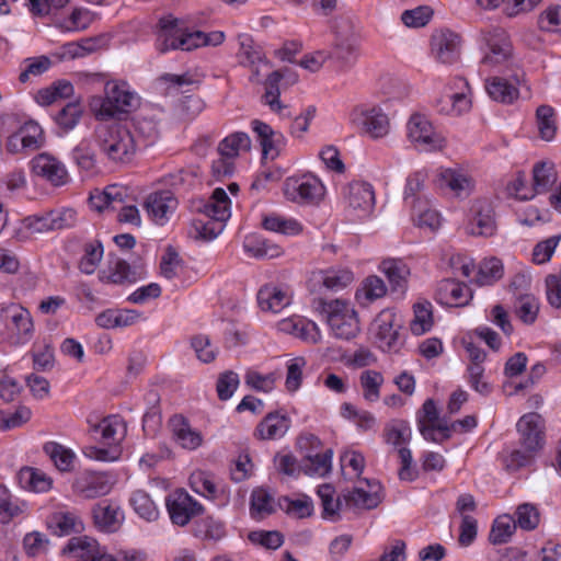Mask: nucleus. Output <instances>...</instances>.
<instances>
[{"label": "nucleus", "mask_w": 561, "mask_h": 561, "mask_svg": "<svg viewBox=\"0 0 561 561\" xmlns=\"http://www.w3.org/2000/svg\"><path fill=\"white\" fill-rule=\"evenodd\" d=\"M32 170L36 175L44 178L54 186L65 185L69 180L64 163L46 152L39 153L33 158Z\"/></svg>", "instance_id": "nucleus-19"}, {"label": "nucleus", "mask_w": 561, "mask_h": 561, "mask_svg": "<svg viewBox=\"0 0 561 561\" xmlns=\"http://www.w3.org/2000/svg\"><path fill=\"white\" fill-rule=\"evenodd\" d=\"M239 58L243 66L252 68V77H259L260 72L257 69L259 64H267L262 48L256 45L253 38L249 35H239Z\"/></svg>", "instance_id": "nucleus-27"}, {"label": "nucleus", "mask_w": 561, "mask_h": 561, "mask_svg": "<svg viewBox=\"0 0 561 561\" xmlns=\"http://www.w3.org/2000/svg\"><path fill=\"white\" fill-rule=\"evenodd\" d=\"M249 540L265 549L276 550L284 543V536L278 530H256L249 534Z\"/></svg>", "instance_id": "nucleus-60"}, {"label": "nucleus", "mask_w": 561, "mask_h": 561, "mask_svg": "<svg viewBox=\"0 0 561 561\" xmlns=\"http://www.w3.org/2000/svg\"><path fill=\"white\" fill-rule=\"evenodd\" d=\"M103 257V245L95 240L83 247V255L79 262V270L84 274H92Z\"/></svg>", "instance_id": "nucleus-46"}, {"label": "nucleus", "mask_w": 561, "mask_h": 561, "mask_svg": "<svg viewBox=\"0 0 561 561\" xmlns=\"http://www.w3.org/2000/svg\"><path fill=\"white\" fill-rule=\"evenodd\" d=\"M539 311V302L531 295H522L516 306L517 317L526 324L535 322Z\"/></svg>", "instance_id": "nucleus-61"}, {"label": "nucleus", "mask_w": 561, "mask_h": 561, "mask_svg": "<svg viewBox=\"0 0 561 561\" xmlns=\"http://www.w3.org/2000/svg\"><path fill=\"white\" fill-rule=\"evenodd\" d=\"M82 113L83 108L80 102L71 101L58 111L54 116V121L64 131H69L78 125Z\"/></svg>", "instance_id": "nucleus-43"}, {"label": "nucleus", "mask_w": 561, "mask_h": 561, "mask_svg": "<svg viewBox=\"0 0 561 561\" xmlns=\"http://www.w3.org/2000/svg\"><path fill=\"white\" fill-rule=\"evenodd\" d=\"M536 122L541 139L552 140L557 133L554 110L549 105H540L536 110Z\"/></svg>", "instance_id": "nucleus-40"}, {"label": "nucleus", "mask_w": 561, "mask_h": 561, "mask_svg": "<svg viewBox=\"0 0 561 561\" xmlns=\"http://www.w3.org/2000/svg\"><path fill=\"white\" fill-rule=\"evenodd\" d=\"M264 229L286 236H295L301 232V225L295 219H286L276 214L267 215L262 220Z\"/></svg>", "instance_id": "nucleus-42"}, {"label": "nucleus", "mask_w": 561, "mask_h": 561, "mask_svg": "<svg viewBox=\"0 0 561 561\" xmlns=\"http://www.w3.org/2000/svg\"><path fill=\"white\" fill-rule=\"evenodd\" d=\"M387 294L385 282L376 276L370 275L366 277L360 287L356 290L355 297L362 307H368L371 302L382 298Z\"/></svg>", "instance_id": "nucleus-29"}, {"label": "nucleus", "mask_w": 561, "mask_h": 561, "mask_svg": "<svg viewBox=\"0 0 561 561\" xmlns=\"http://www.w3.org/2000/svg\"><path fill=\"white\" fill-rule=\"evenodd\" d=\"M480 39L486 47L481 60L484 66H496L506 61L512 54L507 33L499 26H489L480 31Z\"/></svg>", "instance_id": "nucleus-9"}, {"label": "nucleus", "mask_w": 561, "mask_h": 561, "mask_svg": "<svg viewBox=\"0 0 561 561\" xmlns=\"http://www.w3.org/2000/svg\"><path fill=\"white\" fill-rule=\"evenodd\" d=\"M540 30L547 32L561 31V5H550L538 18Z\"/></svg>", "instance_id": "nucleus-64"}, {"label": "nucleus", "mask_w": 561, "mask_h": 561, "mask_svg": "<svg viewBox=\"0 0 561 561\" xmlns=\"http://www.w3.org/2000/svg\"><path fill=\"white\" fill-rule=\"evenodd\" d=\"M129 502L135 513L142 519L147 522H154L158 519V506L147 492L142 490L134 491Z\"/></svg>", "instance_id": "nucleus-37"}, {"label": "nucleus", "mask_w": 561, "mask_h": 561, "mask_svg": "<svg viewBox=\"0 0 561 561\" xmlns=\"http://www.w3.org/2000/svg\"><path fill=\"white\" fill-rule=\"evenodd\" d=\"M522 449H514L505 460L506 468L516 471L529 466L546 443V426L542 416L536 412L524 414L516 424Z\"/></svg>", "instance_id": "nucleus-2"}, {"label": "nucleus", "mask_w": 561, "mask_h": 561, "mask_svg": "<svg viewBox=\"0 0 561 561\" xmlns=\"http://www.w3.org/2000/svg\"><path fill=\"white\" fill-rule=\"evenodd\" d=\"M359 381L364 398L370 402L377 401L380 397L379 389L383 382L382 375L376 370H365L362 373Z\"/></svg>", "instance_id": "nucleus-51"}, {"label": "nucleus", "mask_w": 561, "mask_h": 561, "mask_svg": "<svg viewBox=\"0 0 561 561\" xmlns=\"http://www.w3.org/2000/svg\"><path fill=\"white\" fill-rule=\"evenodd\" d=\"M485 89L492 100L504 104H512L519 95L518 89L514 84L500 77L488 80Z\"/></svg>", "instance_id": "nucleus-33"}, {"label": "nucleus", "mask_w": 561, "mask_h": 561, "mask_svg": "<svg viewBox=\"0 0 561 561\" xmlns=\"http://www.w3.org/2000/svg\"><path fill=\"white\" fill-rule=\"evenodd\" d=\"M251 139L247 133L236 131L224 138L218 145V153L228 158H236L241 150H250Z\"/></svg>", "instance_id": "nucleus-39"}, {"label": "nucleus", "mask_w": 561, "mask_h": 561, "mask_svg": "<svg viewBox=\"0 0 561 561\" xmlns=\"http://www.w3.org/2000/svg\"><path fill=\"white\" fill-rule=\"evenodd\" d=\"M412 431L408 422L393 421L385 428V437L388 444L400 446L410 442Z\"/></svg>", "instance_id": "nucleus-54"}, {"label": "nucleus", "mask_w": 561, "mask_h": 561, "mask_svg": "<svg viewBox=\"0 0 561 561\" xmlns=\"http://www.w3.org/2000/svg\"><path fill=\"white\" fill-rule=\"evenodd\" d=\"M375 324L380 347L387 351H397L401 345L400 330L402 323L400 317L392 310L385 309L377 316Z\"/></svg>", "instance_id": "nucleus-17"}, {"label": "nucleus", "mask_w": 561, "mask_h": 561, "mask_svg": "<svg viewBox=\"0 0 561 561\" xmlns=\"http://www.w3.org/2000/svg\"><path fill=\"white\" fill-rule=\"evenodd\" d=\"M334 488L331 484H322L318 489V495L321 500L323 508L322 516L331 520L339 519V511L341 508V500H334Z\"/></svg>", "instance_id": "nucleus-50"}, {"label": "nucleus", "mask_w": 561, "mask_h": 561, "mask_svg": "<svg viewBox=\"0 0 561 561\" xmlns=\"http://www.w3.org/2000/svg\"><path fill=\"white\" fill-rule=\"evenodd\" d=\"M22 512L23 508L11 501L9 490L0 484V523L8 524Z\"/></svg>", "instance_id": "nucleus-62"}, {"label": "nucleus", "mask_w": 561, "mask_h": 561, "mask_svg": "<svg viewBox=\"0 0 561 561\" xmlns=\"http://www.w3.org/2000/svg\"><path fill=\"white\" fill-rule=\"evenodd\" d=\"M144 206L156 224L164 225L170 215L176 209L178 199L171 191H158L148 195Z\"/></svg>", "instance_id": "nucleus-20"}, {"label": "nucleus", "mask_w": 561, "mask_h": 561, "mask_svg": "<svg viewBox=\"0 0 561 561\" xmlns=\"http://www.w3.org/2000/svg\"><path fill=\"white\" fill-rule=\"evenodd\" d=\"M16 479L22 489L36 493L47 492L53 486V479L37 468H22L18 472Z\"/></svg>", "instance_id": "nucleus-26"}, {"label": "nucleus", "mask_w": 561, "mask_h": 561, "mask_svg": "<svg viewBox=\"0 0 561 561\" xmlns=\"http://www.w3.org/2000/svg\"><path fill=\"white\" fill-rule=\"evenodd\" d=\"M170 519L174 525L185 526L203 512V506L184 490H178L165 499Z\"/></svg>", "instance_id": "nucleus-11"}, {"label": "nucleus", "mask_w": 561, "mask_h": 561, "mask_svg": "<svg viewBox=\"0 0 561 561\" xmlns=\"http://www.w3.org/2000/svg\"><path fill=\"white\" fill-rule=\"evenodd\" d=\"M329 55L330 59L335 60L341 67H351L358 57L357 43L354 38L340 39Z\"/></svg>", "instance_id": "nucleus-38"}, {"label": "nucleus", "mask_w": 561, "mask_h": 561, "mask_svg": "<svg viewBox=\"0 0 561 561\" xmlns=\"http://www.w3.org/2000/svg\"><path fill=\"white\" fill-rule=\"evenodd\" d=\"M49 539L39 531L27 533L23 538V549L31 558H37L48 552Z\"/></svg>", "instance_id": "nucleus-53"}, {"label": "nucleus", "mask_w": 561, "mask_h": 561, "mask_svg": "<svg viewBox=\"0 0 561 561\" xmlns=\"http://www.w3.org/2000/svg\"><path fill=\"white\" fill-rule=\"evenodd\" d=\"M534 191L536 193L547 192L557 180V172L551 163L538 162L533 170Z\"/></svg>", "instance_id": "nucleus-48"}, {"label": "nucleus", "mask_w": 561, "mask_h": 561, "mask_svg": "<svg viewBox=\"0 0 561 561\" xmlns=\"http://www.w3.org/2000/svg\"><path fill=\"white\" fill-rule=\"evenodd\" d=\"M431 45L433 56L438 62L451 65L460 56L461 37L451 30H439L432 35Z\"/></svg>", "instance_id": "nucleus-16"}, {"label": "nucleus", "mask_w": 561, "mask_h": 561, "mask_svg": "<svg viewBox=\"0 0 561 561\" xmlns=\"http://www.w3.org/2000/svg\"><path fill=\"white\" fill-rule=\"evenodd\" d=\"M413 215L416 216V225L420 227H427L432 230L437 229L440 226L439 214L432 208L426 207L425 203L416 205L413 203Z\"/></svg>", "instance_id": "nucleus-63"}, {"label": "nucleus", "mask_w": 561, "mask_h": 561, "mask_svg": "<svg viewBox=\"0 0 561 561\" xmlns=\"http://www.w3.org/2000/svg\"><path fill=\"white\" fill-rule=\"evenodd\" d=\"M201 217L193 220L196 238L210 241L220 234L230 217V198L221 187L214 190L207 199H201L197 206Z\"/></svg>", "instance_id": "nucleus-4"}, {"label": "nucleus", "mask_w": 561, "mask_h": 561, "mask_svg": "<svg viewBox=\"0 0 561 561\" xmlns=\"http://www.w3.org/2000/svg\"><path fill=\"white\" fill-rule=\"evenodd\" d=\"M99 542L88 536L72 537L64 548V553L73 554L83 561H92V559L100 551Z\"/></svg>", "instance_id": "nucleus-34"}, {"label": "nucleus", "mask_w": 561, "mask_h": 561, "mask_svg": "<svg viewBox=\"0 0 561 561\" xmlns=\"http://www.w3.org/2000/svg\"><path fill=\"white\" fill-rule=\"evenodd\" d=\"M516 526L524 530H533L539 525L540 515L537 507L529 503H523L517 506L516 512Z\"/></svg>", "instance_id": "nucleus-56"}, {"label": "nucleus", "mask_w": 561, "mask_h": 561, "mask_svg": "<svg viewBox=\"0 0 561 561\" xmlns=\"http://www.w3.org/2000/svg\"><path fill=\"white\" fill-rule=\"evenodd\" d=\"M442 186L449 187L457 196L468 195L471 191V179L458 169H443L438 175Z\"/></svg>", "instance_id": "nucleus-36"}, {"label": "nucleus", "mask_w": 561, "mask_h": 561, "mask_svg": "<svg viewBox=\"0 0 561 561\" xmlns=\"http://www.w3.org/2000/svg\"><path fill=\"white\" fill-rule=\"evenodd\" d=\"M257 302L263 311L276 313L289 305V297L276 286L265 285L257 293Z\"/></svg>", "instance_id": "nucleus-32"}, {"label": "nucleus", "mask_w": 561, "mask_h": 561, "mask_svg": "<svg viewBox=\"0 0 561 561\" xmlns=\"http://www.w3.org/2000/svg\"><path fill=\"white\" fill-rule=\"evenodd\" d=\"M19 131L23 138L24 149L35 150L44 144L43 129L34 121L26 122Z\"/></svg>", "instance_id": "nucleus-58"}, {"label": "nucleus", "mask_w": 561, "mask_h": 561, "mask_svg": "<svg viewBox=\"0 0 561 561\" xmlns=\"http://www.w3.org/2000/svg\"><path fill=\"white\" fill-rule=\"evenodd\" d=\"M145 271L140 265H130L121 257H110L107 265L98 274L102 283L126 285L144 278Z\"/></svg>", "instance_id": "nucleus-15"}, {"label": "nucleus", "mask_w": 561, "mask_h": 561, "mask_svg": "<svg viewBox=\"0 0 561 561\" xmlns=\"http://www.w3.org/2000/svg\"><path fill=\"white\" fill-rule=\"evenodd\" d=\"M446 102L449 106L439 108V113L447 115H460L470 108V100L463 92L449 93L440 98V103Z\"/></svg>", "instance_id": "nucleus-57"}, {"label": "nucleus", "mask_w": 561, "mask_h": 561, "mask_svg": "<svg viewBox=\"0 0 561 561\" xmlns=\"http://www.w3.org/2000/svg\"><path fill=\"white\" fill-rule=\"evenodd\" d=\"M343 497L347 506L365 510L377 507L381 501L376 491L368 492L362 488H355L352 492L344 494Z\"/></svg>", "instance_id": "nucleus-47"}, {"label": "nucleus", "mask_w": 561, "mask_h": 561, "mask_svg": "<svg viewBox=\"0 0 561 561\" xmlns=\"http://www.w3.org/2000/svg\"><path fill=\"white\" fill-rule=\"evenodd\" d=\"M92 431L95 433L100 432L105 444L117 446L126 436L127 425L119 415L114 414L94 424Z\"/></svg>", "instance_id": "nucleus-25"}, {"label": "nucleus", "mask_w": 561, "mask_h": 561, "mask_svg": "<svg viewBox=\"0 0 561 561\" xmlns=\"http://www.w3.org/2000/svg\"><path fill=\"white\" fill-rule=\"evenodd\" d=\"M169 426L173 437L183 448L194 450L202 445V434L192 428L188 421L183 415H173L169 420Z\"/></svg>", "instance_id": "nucleus-24"}, {"label": "nucleus", "mask_w": 561, "mask_h": 561, "mask_svg": "<svg viewBox=\"0 0 561 561\" xmlns=\"http://www.w3.org/2000/svg\"><path fill=\"white\" fill-rule=\"evenodd\" d=\"M503 276V264L497 257L485 259L481 262L477 282L484 286L491 285Z\"/></svg>", "instance_id": "nucleus-52"}, {"label": "nucleus", "mask_w": 561, "mask_h": 561, "mask_svg": "<svg viewBox=\"0 0 561 561\" xmlns=\"http://www.w3.org/2000/svg\"><path fill=\"white\" fill-rule=\"evenodd\" d=\"M43 451L49 457L57 470L60 472L72 471L76 454L70 448L57 442H47L43 446Z\"/></svg>", "instance_id": "nucleus-30"}, {"label": "nucleus", "mask_w": 561, "mask_h": 561, "mask_svg": "<svg viewBox=\"0 0 561 561\" xmlns=\"http://www.w3.org/2000/svg\"><path fill=\"white\" fill-rule=\"evenodd\" d=\"M322 311L327 313V322L336 339L351 340L359 332L356 311L346 301L336 299L320 301Z\"/></svg>", "instance_id": "nucleus-5"}, {"label": "nucleus", "mask_w": 561, "mask_h": 561, "mask_svg": "<svg viewBox=\"0 0 561 561\" xmlns=\"http://www.w3.org/2000/svg\"><path fill=\"white\" fill-rule=\"evenodd\" d=\"M93 518L95 524L104 531H115L122 517L121 510L111 502L102 501L94 505Z\"/></svg>", "instance_id": "nucleus-28"}, {"label": "nucleus", "mask_w": 561, "mask_h": 561, "mask_svg": "<svg viewBox=\"0 0 561 561\" xmlns=\"http://www.w3.org/2000/svg\"><path fill=\"white\" fill-rule=\"evenodd\" d=\"M0 321L4 325L3 339L11 344H25L32 339L33 320L28 310L22 306L10 304L1 307Z\"/></svg>", "instance_id": "nucleus-6"}, {"label": "nucleus", "mask_w": 561, "mask_h": 561, "mask_svg": "<svg viewBox=\"0 0 561 561\" xmlns=\"http://www.w3.org/2000/svg\"><path fill=\"white\" fill-rule=\"evenodd\" d=\"M71 488L76 495L92 500L108 494L113 483L104 472L83 470L75 478Z\"/></svg>", "instance_id": "nucleus-13"}, {"label": "nucleus", "mask_w": 561, "mask_h": 561, "mask_svg": "<svg viewBox=\"0 0 561 561\" xmlns=\"http://www.w3.org/2000/svg\"><path fill=\"white\" fill-rule=\"evenodd\" d=\"M251 516L255 519L263 518L274 512V499L263 488L253 490L251 494Z\"/></svg>", "instance_id": "nucleus-44"}, {"label": "nucleus", "mask_w": 561, "mask_h": 561, "mask_svg": "<svg viewBox=\"0 0 561 561\" xmlns=\"http://www.w3.org/2000/svg\"><path fill=\"white\" fill-rule=\"evenodd\" d=\"M380 268L387 276L391 290L403 294L410 274L408 266L400 260H386L381 263Z\"/></svg>", "instance_id": "nucleus-31"}, {"label": "nucleus", "mask_w": 561, "mask_h": 561, "mask_svg": "<svg viewBox=\"0 0 561 561\" xmlns=\"http://www.w3.org/2000/svg\"><path fill=\"white\" fill-rule=\"evenodd\" d=\"M351 121L373 138L383 137L389 130V119L379 107H357L352 112Z\"/></svg>", "instance_id": "nucleus-18"}, {"label": "nucleus", "mask_w": 561, "mask_h": 561, "mask_svg": "<svg viewBox=\"0 0 561 561\" xmlns=\"http://www.w3.org/2000/svg\"><path fill=\"white\" fill-rule=\"evenodd\" d=\"M471 298L470 289L454 279H443L436 289V300L448 307H462Z\"/></svg>", "instance_id": "nucleus-21"}, {"label": "nucleus", "mask_w": 561, "mask_h": 561, "mask_svg": "<svg viewBox=\"0 0 561 561\" xmlns=\"http://www.w3.org/2000/svg\"><path fill=\"white\" fill-rule=\"evenodd\" d=\"M413 310L414 319L411 321L410 329L413 334L422 335L433 325L432 305L428 301L416 302Z\"/></svg>", "instance_id": "nucleus-41"}, {"label": "nucleus", "mask_w": 561, "mask_h": 561, "mask_svg": "<svg viewBox=\"0 0 561 561\" xmlns=\"http://www.w3.org/2000/svg\"><path fill=\"white\" fill-rule=\"evenodd\" d=\"M410 140L420 149L431 151L444 146V138L435 131L432 123L421 114L411 116L408 123Z\"/></svg>", "instance_id": "nucleus-14"}, {"label": "nucleus", "mask_w": 561, "mask_h": 561, "mask_svg": "<svg viewBox=\"0 0 561 561\" xmlns=\"http://www.w3.org/2000/svg\"><path fill=\"white\" fill-rule=\"evenodd\" d=\"M285 197L298 204L318 203L324 195V186L321 181L311 175L289 176L283 185Z\"/></svg>", "instance_id": "nucleus-8"}, {"label": "nucleus", "mask_w": 561, "mask_h": 561, "mask_svg": "<svg viewBox=\"0 0 561 561\" xmlns=\"http://www.w3.org/2000/svg\"><path fill=\"white\" fill-rule=\"evenodd\" d=\"M194 534L201 539L219 540L226 535L225 525L213 517L196 522Z\"/></svg>", "instance_id": "nucleus-49"}, {"label": "nucleus", "mask_w": 561, "mask_h": 561, "mask_svg": "<svg viewBox=\"0 0 561 561\" xmlns=\"http://www.w3.org/2000/svg\"><path fill=\"white\" fill-rule=\"evenodd\" d=\"M515 520L508 515L497 517L491 527L489 541L493 545L505 543L516 529Z\"/></svg>", "instance_id": "nucleus-45"}, {"label": "nucleus", "mask_w": 561, "mask_h": 561, "mask_svg": "<svg viewBox=\"0 0 561 561\" xmlns=\"http://www.w3.org/2000/svg\"><path fill=\"white\" fill-rule=\"evenodd\" d=\"M94 140L101 154L116 165L131 163L138 150L133 133L118 124L99 126L94 133Z\"/></svg>", "instance_id": "nucleus-3"}, {"label": "nucleus", "mask_w": 561, "mask_h": 561, "mask_svg": "<svg viewBox=\"0 0 561 561\" xmlns=\"http://www.w3.org/2000/svg\"><path fill=\"white\" fill-rule=\"evenodd\" d=\"M76 215V210L71 208L50 210L42 215L25 217L23 219V225L32 233H43L75 226Z\"/></svg>", "instance_id": "nucleus-10"}, {"label": "nucleus", "mask_w": 561, "mask_h": 561, "mask_svg": "<svg viewBox=\"0 0 561 561\" xmlns=\"http://www.w3.org/2000/svg\"><path fill=\"white\" fill-rule=\"evenodd\" d=\"M306 364L304 357H295L287 363L285 387L289 392H296L300 388Z\"/></svg>", "instance_id": "nucleus-59"}, {"label": "nucleus", "mask_w": 561, "mask_h": 561, "mask_svg": "<svg viewBox=\"0 0 561 561\" xmlns=\"http://www.w3.org/2000/svg\"><path fill=\"white\" fill-rule=\"evenodd\" d=\"M290 427V419L279 412L268 413L256 426L254 435L263 440L282 438Z\"/></svg>", "instance_id": "nucleus-22"}, {"label": "nucleus", "mask_w": 561, "mask_h": 561, "mask_svg": "<svg viewBox=\"0 0 561 561\" xmlns=\"http://www.w3.org/2000/svg\"><path fill=\"white\" fill-rule=\"evenodd\" d=\"M332 449L319 451L318 454H308L306 460H301L300 469L309 476L324 477L332 468Z\"/></svg>", "instance_id": "nucleus-35"}, {"label": "nucleus", "mask_w": 561, "mask_h": 561, "mask_svg": "<svg viewBox=\"0 0 561 561\" xmlns=\"http://www.w3.org/2000/svg\"><path fill=\"white\" fill-rule=\"evenodd\" d=\"M137 105V98L134 93L118 87L117 84L106 85L105 96L93 99L91 108L96 117L108 119L128 113Z\"/></svg>", "instance_id": "nucleus-7"}, {"label": "nucleus", "mask_w": 561, "mask_h": 561, "mask_svg": "<svg viewBox=\"0 0 561 561\" xmlns=\"http://www.w3.org/2000/svg\"><path fill=\"white\" fill-rule=\"evenodd\" d=\"M494 209L488 199L476 201L470 208L466 231L470 236L490 238L496 233Z\"/></svg>", "instance_id": "nucleus-12"}, {"label": "nucleus", "mask_w": 561, "mask_h": 561, "mask_svg": "<svg viewBox=\"0 0 561 561\" xmlns=\"http://www.w3.org/2000/svg\"><path fill=\"white\" fill-rule=\"evenodd\" d=\"M283 73L279 70L273 71L265 81V93L263 95L264 103L270 106L272 111L279 112L282 108L279 102V82Z\"/></svg>", "instance_id": "nucleus-55"}, {"label": "nucleus", "mask_w": 561, "mask_h": 561, "mask_svg": "<svg viewBox=\"0 0 561 561\" xmlns=\"http://www.w3.org/2000/svg\"><path fill=\"white\" fill-rule=\"evenodd\" d=\"M347 205L354 210H362L368 214L375 205V193L373 186L366 182H353L345 188Z\"/></svg>", "instance_id": "nucleus-23"}, {"label": "nucleus", "mask_w": 561, "mask_h": 561, "mask_svg": "<svg viewBox=\"0 0 561 561\" xmlns=\"http://www.w3.org/2000/svg\"><path fill=\"white\" fill-rule=\"evenodd\" d=\"M225 41V33L214 31H188L183 21L172 15L163 16L158 22L156 48L160 54L169 50L191 51L204 46H218Z\"/></svg>", "instance_id": "nucleus-1"}]
</instances>
